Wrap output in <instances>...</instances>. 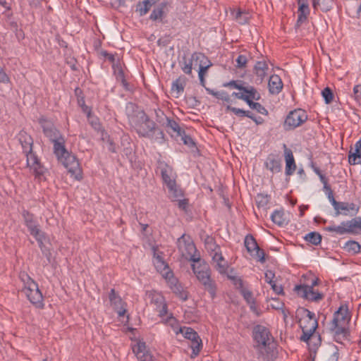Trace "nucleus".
<instances>
[{"instance_id":"6e6552de","label":"nucleus","mask_w":361,"mask_h":361,"mask_svg":"<svg viewBox=\"0 0 361 361\" xmlns=\"http://www.w3.org/2000/svg\"><path fill=\"white\" fill-rule=\"evenodd\" d=\"M177 246L183 257L193 262H200V257L195 255L197 251L195 245L189 235L183 234L178 238Z\"/></svg>"},{"instance_id":"6e6d98bb","label":"nucleus","mask_w":361,"mask_h":361,"mask_svg":"<svg viewBox=\"0 0 361 361\" xmlns=\"http://www.w3.org/2000/svg\"><path fill=\"white\" fill-rule=\"evenodd\" d=\"M302 335L300 336V340L302 341L307 342L312 336V334L314 333L315 331H313L312 328H308L307 329H302Z\"/></svg>"},{"instance_id":"9b49d317","label":"nucleus","mask_w":361,"mask_h":361,"mask_svg":"<svg viewBox=\"0 0 361 361\" xmlns=\"http://www.w3.org/2000/svg\"><path fill=\"white\" fill-rule=\"evenodd\" d=\"M317 279L313 280L311 286L297 285L294 290L298 296L310 301L317 302L324 297L322 293L314 290V286L317 285Z\"/></svg>"},{"instance_id":"37998d69","label":"nucleus","mask_w":361,"mask_h":361,"mask_svg":"<svg viewBox=\"0 0 361 361\" xmlns=\"http://www.w3.org/2000/svg\"><path fill=\"white\" fill-rule=\"evenodd\" d=\"M167 188L169 189L170 197L173 199V201L178 200L180 197H182L183 196L182 190L177 187L176 183H174V185L173 187Z\"/></svg>"},{"instance_id":"338daca9","label":"nucleus","mask_w":361,"mask_h":361,"mask_svg":"<svg viewBox=\"0 0 361 361\" xmlns=\"http://www.w3.org/2000/svg\"><path fill=\"white\" fill-rule=\"evenodd\" d=\"M327 197L334 208L338 204L339 202L335 200L332 190H329V192H327Z\"/></svg>"},{"instance_id":"49530a36","label":"nucleus","mask_w":361,"mask_h":361,"mask_svg":"<svg viewBox=\"0 0 361 361\" xmlns=\"http://www.w3.org/2000/svg\"><path fill=\"white\" fill-rule=\"evenodd\" d=\"M154 113L156 121L158 123L164 126L169 118L164 114V111L160 109H155Z\"/></svg>"},{"instance_id":"473e14b6","label":"nucleus","mask_w":361,"mask_h":361,"mask_svg":"<svg viewBox=\"0 0 361 361\" xmlns=\"http://www.w3.org/2000/svg\"><path fill=\"white\" fill-rule=\"evenodd\" d=\"M185 85V81L184 78H178L173 82L171 86V90L174 93L176 92V97H178L180 93L183 92Z\"/></svg>"},{"instance_id":"423d86ee","label":"nucleus","mask_w":361,"mask_h":361,"mask_svg":"<svg viewBox=\"0 0 361 361\" xmlns=\"http://www.w3.org/2000/svg\"><path fill=\"white\" fill-rule=\"evenodd\" d=\"M19 278L23 284L22 291L30 302L37 307H43V295L38 285L25 272H20Z\"/></svg>"},{"instance_id":"a211bd4d","label":"nucleus","mask_w":361,"mask_h":361,"mask_svg":"<svg viewBox=\"0 0 361 361\" xmlns=\"http://www.w3.org/2000/svg\"><path fill=\"white\" fill-rule=\"evenodd\" d=\"M159 169L161 171V175L164 183L167 187H173L176 180L173 176V169L171 166L164 162H161L159 164Z\"/></svg>"},{"instance_id":"6ab92c4d","label":"nucleus","mask_w":361,"mask_h":361,"mask_svg":"<svg viewBox=\"0 0 361 361\" xmlns=\"http://www.w3.org/2000/svg\"><path fill=\"white\" fill-rule=\"evenodd\" d=\"M297 3L298 4V16L295 26L298 27L301 24L307 20V16L310 13V9L309 7L308 0H297Z\"/></svg>"},{"instance_id":"c85d7f7f","label":"nucleus","mask_w":361,"mask_h":361,"mask_svg":"<svg viewBox=\"0 0 361 361\" xmlns=\"http://www.w3.org/2000/svg\"><path fill=\"white\" fill-rule=\"evenodd\" d=\"M243 92L244 93V97H247L250 101H257L261 97L259 93L253 86H245Z\"/></svg>"},{"instance_id":"f8f14e48","label":"nucleus","mask_w":361,"mask_h":361,"mask_svg":"<svg viewBox=\"0 0 361 361\" xmlns=\"http://www.w3.org/2000/svg\"><path fill=\"white\" fill-rule=\"evenodd\" d=\"M180 332L183 334L184 337L191 341L190 347L192 350L191 357H196L202 348V340L198 334L190 327L184 326L180 329Z\"/></svg>"},{"instance_id":"ddd939ff","label":"nucleus","mask_w":361,"mask_h":361,"mask_svg":"<svg viewBox=\"0 0 361 361\" xmlns=\"http://www.w3.org/2000/svg\"><path fill=\"white\" fill-rule=\"evenodd\" d=\"M244 244L247 251L252 257L255 258L261 263H264L265 262V253L263 250L259 248L255 239L252 235H247L245 236Z\"/></svg>"},{"instance_id":"8fccbe9b","label":"nucleus","mask_w":361,"mask_h":361,"mask_svg":"<svg viewBox=\"0 0 361 361\" xmlns=\"http://www.w3.org/2000/svg\"><path fill=\"white\" fill-rule=\"evenodd\" d=\"M322 97L326 104H330L333 101L334 94L329 87H325L322 92Z\"/></svg>"},{"instance_id":"ea45409f","label":"nucleus","mask_w":361,"mask_h":361,"mask_svg":"<svg viewBox=\"0 0 361 361\" xmlns=\"http://www.w3.org/2000/svg\"><path fill=\"white\" fill-rule=\"evenodd\" d=\"M358 219L359 217H355L351 220L345 221V224L347 225L348 233H355L356 229L361 230L360 223Z\"/></svg>"},{"instance_id":"aec40b11","label":"nucleus","mask_w":361,"mask_h":361,"mask_svg":"<svg viewBox=\"0 0 361 361\" xmlns=\"http://www.w3.org/2000/svg\"><path fill=\"white\" fill-rule=\"evenodd\" d=\"M109 298L111 305L116 311L119 317L124 316L126 309L123 307V304L121 297L116 293L114 288L111 289L109 293Z\"/></svg>"},{"instance_id":"f03ea898","label":"nucleus","mask_w":361,"mask_h":361,"mask_svg":"<svg viewBox=\"0 0 361 361\" xmlns=\"http://www.w3.org/2000/svg\"><path fill=\"white\" fill-rule=\"evenodd\" d=\"M126 112L130 125L140 136L150 137L151 134L156 131V123L151 120L144 111L139 109L135 104L128 103Z\"/></svg>"},{"instance_id":"cd10ccee","label":"nucleus","mask_w":361,"mask_h":361,"mask_svg":"<svg viewBox=\"0 0 361 361\" xmlns=\"http://www.w3.org/2000/svg\"><path fill=\"white\" fill-rule=\"evenodd\" d=\"M271 219L274 224L279 226H283L287 224L286 219L285 218V214L283 210H275L272 213Z\"/></svg>"},{"instance_id":"13d9d810","label":"nucleus","mask_w":361,"mask_h":361,"mask_svg":"<svg viewBox=\"0 0 361 361\" xmlns=\"http://www.w3.org/2000/svg\"><path fill=\"white\" fill-rule=\"evenodd\" d=\"M241 294L243 295L244 299L246 300L247 304L255 301V298H253L252 293L250 290L247 289H243L241 290Z\"/></svg>"},{"instance_id":"0eeeda50","label":"nucleus","mask_w":361,"mask_h":361,"mask_svg":"<svg viewBox=\"0 0 361 361\" xmlns=\"http://www.w3.org/2000/svg\"><path fill=\"white\" fill-rule=\"evenodd\" d=\"M192 268L197 279L204 286V289L214 298L216 295V287L214 281L211 279L210 269L208 265L205 263L200 264L197 266L192 264Z\"/></svg>"},{"instance_id":"b1692460","label":"nucleus","mask_w":361,"mask_h":361,"mask_svg":"<svg viewBox=\"0 0 361 361\" xmlns=\"http://www.w3.org/2000/svg\"><path fill=\"white\" fill-rule=\"evenodd\" d=\"M193 68L200 69L205 65H212V63L208 58L203 54L200 52H195L192 54Z\"/></svg>"},{"instance_id":"e433bc0d","label":"nucleus","mask_w":361,"mask_h":361,"mask_svg":"<svg viewBox=\"0 0 361 361\" xmlns=\"http://www.w3.org/2000/svg\"><path fill=\"white\" fill-rule=\"evenodd\" d=\"M206 249L210 252V255L212 257V255L216 253H221L220 247L216 244L212 238H208L206 240Z\"/></svg>"},{"instance_id":"c756f323","label":"nucleus","mask_w":361,"mask_h":361,"mask_svg":"<svg viewBox=\"0 0 361 361\" xmlns=\"http://www.w3.org/2000/svg\"><path fill=\"white\" fill-rule=\"evenodd\" d=\"M164 126L167 128V132L169 133H175L176 136L180 135L181 132L183 130L181 129L179 124L173 119H167V121L166 122Z\"/></svg>"},{"instance_id":"dca6fc26","label":"nucleus","mask_w":361,"mask_h":361,"mask_svg":"<svg viewBox=\"0 0 361 361\" xmlns=\"http://www.w3.org/2000/svg\"><path fill=\"white\" fill-rule=\"evenodd\" d=\"M166 278L169 279L168 283L172 291L182 300H186L188 298V293L183 290V286L179 283L177 279L173 277L172 273L167 271Z\"/></svg>"},{"instance_id":"4d7b16f0","label":"nucleus","mask_w":361,"mask_h":361,"mask_svg":"<svg viewBox=\"0 0 361 361\" xmlns=\"http://www.w3.org/2000/svg\"><path fill=\"white\" fill-rule=\"evenodd\" d=\"M339 358L338 349L334 346L331 353L327 355L326 361H338Z\"/></svg>"},{"instance_id":"7c9ffc66","label":"nucleus","mask_w":361,"mask_h":361,"mask_svg":"<svg viewBox=\"0 0 361 361\" xmlns=\"http://www.w3.org/2000/svg\"><path fill=\"white\" fill-rule=\"evenodd\" d=\"M232 13L234 15V18L236 22L240 25H245L247 23L251 17L248 12L242 11L240 8L235 13L233 11Z\"/></svg>"},{"instance_id":"72a5a7b5","label":"nucleus","mask_w":361,"mask_h":361,"mask_svg":"<svg viewBox=\"0 0 361 361\" xmlns=\"http://www.w3.org/2000/svg\"><path fill=\"white\" fill-rule=\"evenodd\" d=\"M343 247L348 252L355 255L360 252L361 245L357 241L349 240L345 243Z\"/></svg>"},{"instance_id":"a18cd8bd","label":"nucleus","mask_w":361,"mask_h":361,"mask_svg":"<svg viewBox=\"0 0 361 361\" xmlns=\"http://www.w3.org/2000/svg\"><path fill=\"white\" fill-rule=\"evenodd\" d=\"M269 196L264 194H258L256 197V203L258 207L265 208L269 202Z\"/></svg>"},{"instance_id":"f257e3e1","label":"nucleus","mask_w":361,"mask_h":361,"mask_svg":"<svg viewBox=\"0 0 361 361\" xmlns=\"http://www.w3.org/2000/svg\"><path fill=\"white\" fill-rule=\"evenodd\" d=\"M254 348L259 361H272L277 355L276 343L266 326L257 325L253 329Z\"/></svg>"},{"instance_id":"2eb2a0df","label":"nucleus","mask_w":361,"mask_h":361,"mask_svg":"<svg viewBox=\"0 0 361 361\" xmlns=\"http://www.w3.org/2000/svg\"><path fill=\"white\" fill-rule=\"evenodd\" d=\"M24 223L27 226L30 235L32 236L39 235V233L42 231L39 228V225L35 220L34 215L27 210H23L22 212Z\"/></svg>"},{"instance_id":"e2e57ef3","label":"nucleus","mask_w":361,"mask_h":361,"mask_svg":"<svg viewBox=\"0 0 361 361\" xmlns=\"http://www.w3.org/2000/svg\"><path fill=\"white\" fill-rule=\"evenodd\" d=\"M271 306L275 310H282L284 304L279 299H273L272 302L271 303Z\"/></svg>"},{"instance_id":"bf43d9fd","label":"nucleus","mask_w":361,"mask_h":361,"mask_svg":"<svg viewBox=\"0 0 361 361\" xmlns=\"http://www.w3.org/2000/svg\"><path fill=\"white\" fill-rule=\"evenodd\" d=\"M247 62V56L243 54H240L236 59L237 68H242L245 67Z\"/></svg>"},{"instance_id":"09e8293b","label":"nucleus","mask_w":361,"mask_h":361,"mask_svg":"<svg viewBox=\"0 0 361 361\" xmlns=\"http://www.w3.org/2000/svg\"><path fill=\"white\" fill-rule=\"evenodd\" d=\"M224 87H232L243 91L245 86L243 85V82L241 80H231L228 82L224 84Z\"/></svg>"},{"instance_id":"c03bdc74","label":"nucleus","mask_w":361,"mask_h":361,"mask_svg":"<svg viewBox=\"0 0 361 361\" xmlns=\"http://www.w3.org/2000/svg\"><path fill=\"white\" fill-rule=\"evenodd\" d=\"M152 8V6L148 4L146 0H144L142 2H138L136 6V11L139 12L140 15L145 16Z\"/></svg>"},{"instance_id":"79ce46f5","label":"nucleus","mask_w":361,"mask_h":361,"mask_svg":"<svg viewBox=\"0 0 361 361\" xmlns=\"http://www.w3.org/2000/svg\"><path fill=\"white\" fill-rule=\"evenodd\" d=\"M245 102L249 105V106L252 109L256 110L258 113L263 115L268 114V111L261 104L258 102H255L253 101H250L247 99Z\"/></svg>"},{"instance_id":"052dcab7","label":"nucleus","mask_w":361,"mask_h":361,"mask_svg":"<svg viewBox=\"0 0 361 361\" xmlns=\"http://www.w3.org/2000/svg\"><path fill=\"white\" fill-rule=\"evenodd\" d=\"M353 96L355 99L361 106V85H357L354 87Z\"/></svg>"},{"instance_id":"603ef678","label":"nucleus","mask_w":361,"mask_h":361,"mask_svg":"<svg viewBox=\"0 0 361 361\" xmlns=\"http://www.w3.org/2000/svg\"><path fill=\"white\" fill-rule=\"evenodd\" d=\"M212 65H205L204 66L202 67V68L198 70V76L200 79V85L203 87H205V80H204V75L208 70V68Z\"/></svg>"},{"instance_id":"4468645a","label":"nucleus","mask_w":361,"mask_h":361,"mask_svg":"<svg viewBox=\"0 0 361 361\" xmlns=\"http://www.w3.org/2000/svg\"><path fill=\"white\" fill-rule=\"evenodd\" d=\"M132 349L139 361H155L144 341H137Z\"/></svg>"},{"instance_id":"39448f33","label":"nucleus","mask_w":361,"mask_h":361,"mask_svg":"<svg viewBox=\"0 0 361 361\" xmlns=\"http://www.w3.org/2000/svg\"><path fill=\"white\" fill-rule=\"evenodd\" d=\"M55 155L57 159L61 162L68 172L77 180L82 178V169L76 157L70 154L66 149L65 145L57 144Z\"/></svg>"},{"instance_id":"58836bf2","label":"nucleus","mask_w":361,"mask_h":361,"mask_svg":"<svg viewBox=\"0 0 361 361\" xmlns=\"http://www.w3.org/2000/svg\"><path fill=\"white\" fill-rule=\"evenodd\" d=\"M165 6V4H161L157 8H155L150 14L149 18L152 20H161L164 17V9Z\"/></svg>"},{"instance_id":"c9c22d12","label":"nucleus","mask_w":361,"mask_h":361,"mask_svg":"<svg viewBox=\"0 0 361 361\" xmlns=\"http://www.w3.org/2000/svg\"><path fill=\"white\" fill-rule=\"evenodd\" d=\"M180 64L182 71L185 74L190 75L192 73V70L193 68L192 57L187 59L185 56H183V61L180 62Z\"/></svg>"},{"instance_id":"3c124183","label":"nucleus","mask_w":361,"mask_h":361,"mask_svg":"<svg viewBox=\"0 0 361 361\" xmlns=\"http://www.w3.org/2000/svg\"><path fill=\"white\" fill-rule=\"evenodd\" d=\"M178 136L181 137V140L185 145H188V147H192L195 145L190 135H186L184 130H183L180 135H178Z\"/></svg>"},{"instance_id":"1a4fd4ad","label":"nucleus","mask_w":361,"mask_h":361,"mask_svg":"<svg viewBox=\"0 0 361 361\" xmlns=\"http://www.w3.org/2000/svg\"><path fill=\"white\" fill-rule=\"evenodd\" d=\"M39 123L43 129V133L51 142L54 143V152H56L57 144L64 145L65 141L60 132L55 128L54 124L45 118H40Z\"/></svg>"},{"instance_id":"864d4df0","label":"nucleus","mask_w":361,"mask_h":361,"mask_svg":"<svg viewBox=\"0 0 361 361\" xmlns=\"http://www.w3.org/2000/svg\"><path fill=\"white\" fill-rule=\"evenodd\" d=\"M116 80L121 83V85L125 87L126 90H128V83L127 82L124 73L122 69H119L116 73Z\"/></svg>"},{"instance_id":"69168bd1","label":"nucleus","mask_w":361,"mask_h":361,"mask_svg":"<svg viewBox=\"0 0 361 361\" xmlns=\"http://www.w3.org/2000/svg\"><path fill=\"white\" fill-rule=\"evenodd\" d=\"M250 310L257 316L259 317L261 314V311L257 307L255 301L249 303Z\"/></svg>"},{"instance_id":"0e129e2a","label":"nucleus","mask_w":361,"mask_h":361,"mask_svg":"<svg viewBox=\"0 0 361 361\" xmlns=\"http://www.w3.org/2000/svg\"><path fill=\"white\" fill-rule=\"evenodd\" d=\"M156 267L158 269H163V270L168 269L167 264L160 257H157V259Z\"/></svg>"},{"instance_id":"774afa93","label":"nucleus","mask_w":361,"mask_h":361,"mask_svg":"<svg viewBox=\"0 0 361 361\" xmlns=\"http://www.w3.org/2000/svg\"><path fill=\"white\" fill-rule=\"evenodd\" d=\"M152 301L154 302L157 305V304L161 305V304L164 303L163 297L159 294L153 295Z\"/></svg>"},{"instance_id":"f3484780","label":"nucleus","mask_w":361,"mask_h":361,"mask_svg":"<svg viewBox=\"0 0 361 361\" xmlns=\"http://www.w3.org/2000/svg\"><path fill=\"white\" fill-rule=\"evenodd\" d=\"M335 210V216L339 215H355L359 211V207H356L354 203H348L345 202H339L338 204L334 208Z\"/></svg>"},{"instance_id":"a19ab883","label":"nucleus","mask_w":361,"mask_h":361,"mask_svg":"<svg viewBox=\"0 0 361 361\" xmlns=\"http://www.w3.org/2000/svg\"><path fill=\"white\" fill-rule=\"evenodd\" d=\"M305 239L312 245H317L322 241V235L317 232H310L305 235Z\"/></svg>"},{"instance_id":"680f3d73","label":"nucleus","mask_w":361,"mask_h":361,"mask_svg":"<svg viewBox=\"0 0 361 361\" xmlns=\"http://www.w3.org/2000/svg\"><path fill=\"white\" fill-rule=\"evenodd\" d=\"M35 238L36 239V240L37 241L38 244H39V247H40L41 250L42 252H44V240H45L46 237H45V234L44 232L42 231H40L39 233V235L37 236H34Z\"/></svg>"},{"instance_id":"4c0bfd02","label":"nucleus","mask_w":361,"mask_h":361,"mask_svg":"<svg viewBox=\"0 0 361 361\" xmlns=\"http://www.w3.org/2000/svg\"><path fill=\"white\" fill-rule=\"evenodd\" d=\"M206 90L209 94L213 95L214 97H215L216 98H217L219 99H221L226 102H231V97H230L229 94L225 91L218 92V91H214L213 90H211L209 88H206Z\"/></svg>"},{"instance_id":"4be33fe9","label":"nucleus","mask_w":361,"mask_h":361,"mask_svg":"<svg viewBox=\"0 0 361 361\" xmlns=\"http://www.w3.org/2000/svg\"><path fill=\"white\" fill-rule=\"evenodd\" d=\"M268 64L265 61H257L254 66V73L256 75V82L262 83L267 75Z\"/></svg>"},{"instance_id":"f704fd0d","label":"nucleus","mask_w":361,"mask_h":361,"mask_svg":"<svg viewBox=\"0 0 361 361\" xmlns=\"http://www.w3.org/2000/svg\"><path fill=\"white\" fill-rule=\"evenodd\" d=\"M325 230L329 232H336L337 234L343 235L348 233L347 225L345 221L341 223L339 226H330L325 228Z\"/></svg>"},{"instance_id":"412c9836","label":"nucleus","mask_w":361,"mask_h":361,"mask_svg":"<svg viewBox=\"0 0 361 361\" xmlns=\"http://www.w3.org/2000/svg\"><path fill=\"white\" fill-rule=\"evenodd\" d=\"M284 157L286 160V174L290 176L296 169L294 157L291 149H288L286 144H283Z\"/></svg>"},{"instance_id":"393cba45","label":"nucleus","mask_w":361,"mask_h":361,"mask_svg":"<svg viewBox=\"0 0 361 361\" xmlns=\"http://www.w3.org/2000/svg\"><path fill=\"white\" fill-rule=\"evenodd\" d=\"M312 5L314 11L319 8L322 12H328L333 8L334 0H312Z\"/></svg>"},{"instance_id":"2f4dec72","label":"nucleus","mask_w":361,"mask_h":361,"mask_svg":"<svg viewBox=\"0 0 361 361\" xmlns=\"http://www.w3.org/2000/svg\"><path fill=\"white\" fill-rule=\"evenodd\" d=\"M348 163L350 165L361 164V150L355 148L353 151V148H350L348 154Z\"/></svg>"},{"instance_id":"5701e85b","label":"nucleus","mask_w":361,"mask_h":361,"mask_svg":"<svg viewBox=\"0 0 361 361\" xmlns=\"http://www.w3.org/2000/svg\"><path fill=\"white\" fill-rule=\"evenodd\" d=\"M269 92L272 94H279L283 88V82L278 75L270 76L268 83Z\"/></svg>"},{"instance_id":"20e7f679","label":"nucleus","mask_w":361,"mask_h":361,"mask_svg":"<svg viewBox=\"0 0 361 361\" xmlns=\"http://www.w3.org/2000/svg\"><path fill=\"white\" fill-rule=\"evenodd\" d=\"M17 139L20 144L23 152L27 158V166L32 170L35 176L39 177L43 175L45 169L40 163L37 156L33 152V139L25 130H22L17 135Z\"/></svg>"},{"instance_id":"7ed1b4c3","label":"nucleus","mask_w":361,"mask_h":361,"mask_svg":"<svg viewBox=\"0 0 361 361\" xmlns=\"http://www.w3.org/2000/svg\"><path fill=\"white\" fill-rule=\"evenodd\" d=\"M350 320L348 307L342 305L334 314V318L329 324V330L338 343H342L346 340L348 335V323Z\"/></svg>"},{"instance_id":"de8ad7c7","label":"nucleus","mask_w":361,"mask_h":361,"mask_svg":"<svg viewBox=\"0 0 361 361\" xmlns=\"http://www.w3.org/2000/svg\"><path fill=\"white\" fill-rule=\"evenodd\" d=\"M300 326L301 329H307V327H308V329L312 328L313 331H315L318 326V322L317 319L309 320L305 319L302 323H300Z\"/></svg>"},{"instance_id":"5fc2aeb1","label":"nucleus","mask_w":361,"mask_h":361,"mask_svg":"<svg viewBox=\"0 0 361 361\" xmlns=\"http://www.w3.org/2000/svg\"><path fill=\"white\" fill-rule=\"evenodd\" d=\"M226 110L232 111L234 114L240 117L247 116V115L248 114L247 111H245L243 109H238L236 107H233L230 105H228L226 106Z\"/></svg>"},{"instance_id":"9d476101","label":"nucleus","mask_w":361,"mask_h":361,"mask_svg":"<svg viewBox=\"0 0 361 361\" xmlns=\"http://www.w3.org/2000/svg\"><path fill=\"white\" fill-rule=\"evenodd\" d=\"M307 120L306 111L302 109H296L289 112L286 118L283 127L286 130H293L301 126Z\"/></svg>"},{"instance_id":"a878e982","label":"nucleus","mask_w":361,"mask_h":361,"mask_svg":"<svg viewBox=\"0 0 361 361\" xmlns=\"http://www.w3.org/2000/svg\"><path fill=\"white\" fill-rule=\"evenodd\" d=\"M212 260L214 263H215V267L217 271L221 274L226 273L228 264L227 262L224 259L221 253H216L212 255Z\"/></svg>"},{"instance_id":"bb28decb","label":"nucleus","mask_w":361,"mask_h":361,"mask_svg":"<svg viewBox=\"0 0 361 361\" xmlns=\"http://www.w3.org/2000/svg\"><path fill=\"white\" fill-rule=\"evenodd\" d=\"M265 165L272 173H279L281 171V161L275 159L273 156H269L267 158Z\"/></svg>"}]
</instances>
